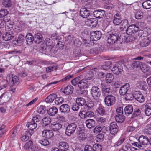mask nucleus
<instances>
[{"label": "nucleus", "instance_id": "nucleus-1", "mask_svg": "<svg viewBox=\"0 0 151 151\" xmlns=\"http://www.w3.org/2000/svg\"><path fill=\"white\" fill-rule=\"evenodd\" d=\"M7 81H9L10 89L13 92H15L16 88L13 87L14 85H17L19 83V78L16 76H13L12 75H9L6 77Z\"/></svg>", "mask_w": 151, "mask_h": 151}, {"label": "nucleus", "instance_id": "nucleus-2", "mask_svg": "<svg viewBox=\"0 0 151 151\" xmlns=\"http://www.w3.org/2000/svg\"><path fill=\"white\" fill-rule=\"evenodd\" d=\"M107 42L111 44H113L116 43L118 42L119 37V34L118 33L114 32L111 31L108 33L107 35Z\"/></svg>", "mask_w": 151, "mask_h": 151}, {"label": "nucleus", "instance_id": "nucleus-3", "mask_svg": "<svg viewBox=\"0 0 151 151\" xmlns=\"http://www.w3.org/2000/svg\"><path fill=\"white\" fill-rule=\"evenodd\" d=\"M54 47L52 41L48 38H46L43 44L41 45V48L43 50L51 52Z\"/></svg>", "mask_w": 151, "mask_h": 151}, {"label": "nucleus", "instance_id": "nucleus-4", "mask_svg": "<svg viewBox=\"0 0 151 151\" xmlns=\"http://www.w3.org/2000/svg\"><path fill=\"white\" fill-rule=\"evenodd\" d=\"M77 125L75 123L68 124L66 127L65 134L68 136H70L73 134L76 129Z\"/></svg>", "mask_w": 151, "mask_h": 151}, {"label": "nucleus", "instance_id": "nucleus-5", "mask_svg": "<svg viewBox=\"0 0 151 151\" xmlns=\"http://www.w3.org/2000/svg\"><path fill=\"white\" fill-rule=\"evenodd\" d=\"M105 105L109 106L114 105L116 101L115 97L112 95H107L104 99Z\"/></svg>", "mask_w": 151, "mask_h": 151}, {"label": "nucleus", "instance_id": "nucleus-6", "mask_svg": "<svg viewBox=\"0 0 151 151\" xmlns=\"http://www.w3.org/2000/svg\"><path fill=\"white\" fill-rule=\"evenodd\" d=\"M110 133L113 135H116L119 131V127L116 122H112L109 127Z\"/></svg>", "mask_w": 151, "mask_h": 151}, {"label": "nucleus", "instance_id": "nucleus-7", "mask_svg": "<svg viewBox=\"0 0 151 151\" xmlns=\"http://www.w3.org/2000/svg\"><path fill=\"white\" fill-rule=\"evenodd\" d=\"M91 94L94 99H97L101 95L100 90L97 86H94L91 88Z\"/></svg>", "mask_w": 151, "mask_h": 151}, {"label": "nucleus", "instance_id": "nucleus-8", "mask_svg": "<svg viewBox=\"0 0 151 151\" xmlns=\"http://www.w3.org/2000/svg\"><path fill=\"white\" fill-rule=\"evenodd\" d=\"M138 26L135 24H132L129 26L126 30L128 35H132L136 33L139 30Z\"/></svg>", "mask_w": 151, "mask_h": 151}, {"label": "nucleus", "instance_id": "nucleus-9", "mask_svg": "<svg viewBox=\"0 0 151 151\" xmlns=\"http://www.w3.org/2000/svg\"><path fill=\"white\" fill-rule=\"evenodd\" d=\"M136 39V38L135 36L132 35L126 37L125 34H123L119 37V41L122 42H131L134 41Z\"/></svg>", "mask_w": 151, "mask_h": 151}, {"label": "nucleus", "instance_id": "nucleus-10", "mask_svg": "<svg viewBox=\"0 0 151 151\" xmlns=\"http://www.w3.org/2000/svg\"><path fill=\"white\" fill-rule=\"evenodd\" d=\"M90 39L92 41H97L100 39L102 35L101 32L99 31L91 32Z\"/></svg>", "mask_w": 151, "mask_h": 151}, {"label": "nucleus", "instance_id": "nucleus-11", "mask_svg": "<svg viewBox=\"0 0 151 151\" xmlns=\"http://www.w3.org/2000/svg\"><path fill=\"white\" fill-rule=\"evenodd\" d=\"M70 108V107L69 105L64 104L62 105L60 107L59 111L61 113H63L65 114L69 112Z\"/></svg>", "mask_w": 151, "mask_h": 151}, {"label": "nucleus", "instance_id": "nucleus-12", "mask_svg": "<svg viewBox=\"0 0 151 151\" xmlns=\"http://www.w3.org/2000/svg\"><path fill=\"white\" fill-rule=\"evenodd\" d=\"M149 140L150 139L147 137L141 135L139 137L138 141L141 145H148L149 143Z\"/></svg>", "mask_w": 151, "mask_h": 151}, {"label": "nucleus", "instance_id": "nucleus-13", "mask_svg": "<svg viewBox=\"0 0 151 151\" xmlns=\"http://www.w3.org/2000/svg\"><path fill=\"white\" fill-rule=\"evenodd\" d=\"M129 88V86L128 83H126L124 85L122 86L120 88L119 93L121 95L123 96L126 94Z\"/></svg>", "mask_w": 151, "mask_h": 151}, {"label": "nucleus", "instance_id": "nucleus-14", "mask_svg": "<svg viewBox=\"0 0 151 151\" xmlns=\"http://www.w3.org/2000/svg\"><path fill=\"white\" fill-rule=\"evenodd\" d=\"M151 42V38L146 36L141 41L140 45L142 47H146L150 44Z\"/></svg>", "mask_w": 151, "mask_h": 151}, {"label": "nucleus", "instance_id": "nucleus-15", "mask_svg": "<svg viewBox=\"0 0 151 151\" xmlns=\"http://www.w3.org/2000/svg\"><path fill=\"white\" fill-rule=\"evenodd\" d=\"M122 66L119 64H117L112 68L111 71L114 74L119 75L122 71Z\"/></svg>", "mask_w": 151, "mask_h": 151}, {"label": "nucleus", "instance_id": "nucleus-16", "mask_svg": "<svg viewBox=\"0 0 151 151\" xmlns=\"http://www.w3.org/2000/svg\"><path fill=\"white\" fill-rule=\"evenodd\" d=\"M93 14L95 17L100 19L104 16L105 15V12L104 10H98L94 11Z\"/></svg>", "mask_w": 151, "mask_h": 151}, {"label": "nucleus", "instance_id": "nucleus-17", "mask_svg": "<svg viewBox=\"0 0 151 151\" xmlns=\"http://www.w3.org/2000/svg\"><path fill=\"white\" fill-rule=\"evenodd\" d=\"M90 14V11L87 10L86 8L81 9L80 11V15L83 18H86L88 17Z\"/></svg>", "mask_w": 151, "mask_h": 151}, {"label": "nucleus", "instance_id": "nucleus-18", "mask_svg": "<svg viewBox=\"0 0 151 151\" xmlns=\"http://www.w3.org/2000/svg\"><path fill=\"white\" fill-rule=\"evenodd\" d=\"M121 16L119 13H117L114 15L113 23L115 25H119L121 22Z\"/></svg>", "mask_w": 151, "mask_h": 151}, {"label": "nucleus", "instance_id": "nucleus-19", "mask_svg": "<svg viewBox=\"0 0 151 151\" xmlns=\"http://www.w3.org/2000/svg\"><path fill=\"white\" fill-rule=\"evenodd\" d=\"M80 114L81 115L83 118L87 117H91L94 115V113L91 111L85 112L84 110H82L80 112Z\"/></svg>", "mask_w": 151, "mask_h": 151}, {"label": "nucleus", "instance_id": "nucleus-20", "mask_svg": "<svg viewBox=\"0 0 151 151\" xmlns=\"http://www.w3.org/2000/svg\"><path fill=\"white\" fill-rule=\"evenodd\" d=\"M145 108V113L147 116H149L151 115V103L144 104L142 106Z\"/></svg>", "mask_w": 151, "mask_h": 151}, {"label": "nucleus", "instance_id": "nucleus-21", "mask_svg": "<svg viewBox=\"0 0 151 151\" xmlns=\"http://www.w3.org/2000/svg\"><path fill=\"white\" fill-rule=\"evenodd\" d=\"M42 136L47 138H50L54 135L53 131L52 130H45L42 132Z\"/></svg>", "mask_w": 151, "mask_h": 151}, {"label": "nucleus", "instance_id": "nucleus-22", "mask_svg": "<svg viewBox=\"0 0 151 151\" xmlns=\"http://www.w3.org/2000/svg\"><path fill=\"white\" fill-rule=\"evenodd\" d=\"M73 87L70 85H69L64 88L63 92L66 95H69L73 93Z\"/></svg>", "mask_w": 151, "mask_h": 151}, {"label": "nucleus", "instance_id": "nucleus-23", "mask_svg": "<svg viewBox=\"0 0 151 151\" xmlns=\"http://www.w3.org/2000/svg\"><path fill=\"white\" fill-rule=\"evenodd\" d=\"M94 106L93 102L91 101H89L83 106V109L85 111L91 110L93 108Z\"/></svg>", "mask_w": 151, "mask_h": 151}, {"label": "nucleus", "instance_id": "nucleus-24", "mask_svg": "<svg viewBox=\"0 0 151 151\" xmlns=\"http://www.w3.org/2000/svg\"><path fill=\"white\" fill-rule=\"evenodd\" d=\"M134 98L137 101L140 103H143L145 101V97L141 93H136L134 95Z\"/></svg>", "mask_w": 151, "mask_h": 151}, {"label": "nucleus", "instance_id": "nucleus-25", "mask_svg": "<svg viewBox=\"0 0 151 151\" xmlns=\"http://www.w3.org/2000/svg\"><path fill=\"white\" fill-rule=\"evenodd\" d=\"M101 88L103 94H105L106 93H109L111 91V89L109 86L108 85H106L104 83H101Z\"/></svg>", "mask_w": 151, "mask_h": 151}, {"label": "nucleus", "instance_id": "nucleus-26", "mask_svg": "<svg viewBox=\"0 0 151 151\" xmlns=\"http://www.w3.org/2000/svg\"><path fill=\"white\" fill-rule=\"evenodd\" d=\"M47 112L49 115L53 116L58 113V110L56 107L53 106L47 110Z\"/></svg>", "mask_w": 151, "mask_h": 151}, {"label": "nucleus", "instance_id": "nucleus-27", "mask_svg": "<svg viewBox=\"0 0 151 151\" xmlns=\"http://www.w3.org/2000/svg\"><path fill=\"white\" fill-rule=\"evenodd\" d=\"M25 38L27 44L29 45H31L33 41H34V37L31 33H28L25 37Z\"/></svg>", "mask_w": 151, "mask_h": 151}, {"label": "nucleus", "instance_id": "nucleus-28", "mask_svg": "<svg viewBox=\"0 0 151 151\" xmlns=\"http://www.w3.org/2000/svg\"><path fill=\"white\" fill-rule=\"evenodd\" d=\"M123 150L125 151H135L137 149L128 143L124 144L123 147Z\"/></svg>", "mask_w": 151, "mask_h": 151}, {"label": "nucleus", "instance_id": "nucleus-29", "mask_svg": "<svg viewBox=\"0 0 151 151\" xmlns=\"http://www.w3.org/2000/svg\"><path fill=\"white\" fill-rule=\"evenodd\" d=\"M34 37V42L37 44H39L43 40L42 35L39 33L35 34Z\"/></svg>", "mask_w": 151, "mask_h": 151}, {"label": "nucleus", "instance_id": "nucleus-30", "mask_svg": "<svg viewBox=\"0 0 151 151\" xmlns=\"http://www.w3.org/2000/svg\"><path fill=\"white\" fill-rule=\"evenodd\" d=\"M133 111V107L130 105H128L124 109V112L125 115L127 116H128L131 114Z\"/></svg>", "mask_w": 151, "mask_h": 151}, {"label": "nucleus", "instance_id": "nucleus-31", "mask_svg": "<svg viewBox=\"0 0 151 151\" xmlns=\"http://www.w3.org/2000/svg\"><path fill=\"white\" fill-rule=\"evenodd\" d=\"M140 68L144 73H146V74L148 75H151V70L149 66L146 65H141Z\"/></svg>", "mask_w": 151, "mask_h": 151}, {"label": "nucleus", "instance_id": "nucleus-32", "mask_svg": "<svg viewBox=\"0 0 151 151\" xmlns=\"http://www.w3.org/2000/svg\"><path fill=\"white\" fill-rule=\"evenodd\" d=\"M85 123L87 127L89 129L92 128L95 126V121L93 119H88L86 121Z\"/></svg>", "mask_w": 151, "mask_h": 151}, {"label": "nucleus", "instance_id": "nucleus-33", "mask_svg": "<svg viewBox=\"0 0 151 151\" xmlns=\"http://www.w3.org/2000/svg\"><path fill=\"white\" fill-rule=\"evenodd\" d=\"M59 147L62 151H65L68 149L69 146L67 143L61 142L59 144Z\"/></svg>", "mask_w": 151, "mask_h": 151}, {"label": "nucleus", "instance_id": "nucleus-34", "mask_svg": "<svg viewBox=\"0 0 151 151\" xmlns=\"http://www.w3.org/2000/svg\"><path fill=\"white\" fill-rule=\"evenodd\" d=\"M56 97L57 95L55 94H50L45 99V101L47 103H52Z\"/></svg>", "mask_w": 151, "mask_h": 151}, {"label": "nucleus", "instance_id": "nucleus-35", "mask_svg": "<svg viewBox=\"0 0 151 151\" xmlns=\"http://www.w3.org/2000/svg\"><path fill=\"white\" fill-rule=\"evenodd\" d=\"M137 86L140 89L146 90L148 88V86L145 82L140 81L137 83Z\"/></svg>", "mask_w": 151, "mask_h": 151}, {"label": "nucleus", "instance_id": "nucleus-36", "mask_svg": "<svg viewBox=\"0 0 151 151\" xmlns=\"http://www.w3.org/2000/svg\"><path fill=\"white\" fill-rule=\"evenodd\" d=\"M32 135L29 131L27 130L24 134L21 137V139L23 142L27 141L29 139V136Z\"/></svg>", "mask_w": 151, "mask_h": 151}, {"label": "nucleus", "instance_id": "nucleus-37", "mask_svg": "<svg viewBox=\"0 0 151 151\" xmlns=\"http://www.w3.org/2000/svg\"><path fill=\"white\" fill-rule=\"evenodd\" d=\"M51 121V119L49 117H45L42 120L41 124L43 126H47L50 123Z\"/></svg>", "mask_w": 151, "mask_h": 151}, {"label": "nucleus", "instance_id": "nucleus-38", "mask_svg": "<svg viewBox=\"0 0 151 151\" xmlns=\"http://www.w3.org/2000/svg\"><path fill=\"white\" fill-rule=\"evenodd\" d=\"M14 36L10 32H6L3 36L2 38L5 41H8L12 40L14 38Z\"/></svg>", "mask_w": 151, "mask_h": 151}, {"label": "nucleus", "instance_id": "nucleus-39", "mask_svg": "<svg viewBox=\"0 0 151 151\" xmlns=\"http://www.w3.org/2000/svg\"><path fill=\"white\" fill-rule=\"evenodd\" d=\"M143 8L145 9H149L151 8V1L147 0L143 2L142 4Z\"/></svg>", "mask_w": 151, "mask_h": 151}, {"label": "nucleus", "instance_id": "nucleus-40", "mask_svg": "<svg viewBox=\"0 0 151 151\" xmlns=\"http://www.w3.org/2000/svg\"><path fill=\"white\" fill-rule=\"evenodd\" d=\"M76 102L80 106H83L85 104L86 101L85 99L82 97L77 98L76 100Z\"/></svg>", "mask_w": 151, "mask_h": 151}, {"label": "nucleus", "instance_id": "nucleus-41", "mask_svg": "<svg viewBox=\"0 0 151 151\" xmlns=\"http://www.w3.org/2000/svg\"><path fill=\"white\" fill-rule=\"evenodd\" d=\"M116 121L118 123L123 122L125 120V116L123 115L118 114L115 116Z\"/></svg>", "mask_w": 151, "mask_h": 151}, {"label": "nucleus", "instance_id": "nucleus-42", "mask_svg": "<svg viewBox=\"0 0 151 151\" xmlns=\"http://www.w3.org/2000/svg\"><path fill=\"white\" fill-rule=\"evenodd\" d=\"M114 79V76L111 73H107L106 75V81L107 83H111Z\"/></svg>", "mask_w": 151, "mask_h": 151}, {"label": "nucleus", "instance_id": "nucleus-43", "mask_svg": "<svg viewBox=\"0 0 151 151\" xmlns=\"http://www.w3.org/2000/svg\"><path fill=\"white\" fill-rule=\"evenodd\" d=\"M53 129L54 131H57L60 129L62 127V124L59 123L51 124Z\"/></svg>", "mask_w": 151, "mask_h": 151}, {"label": "nucleus", "instance_id": "nucleus-44", "mask_svg": "<svg viewBox=\"0 0 151 151\" xmlns=\"http://www.w3.org/2000/svg\"><path fill=\"white\" fill-rule=\"evenodd\" d=\"M27 124L29 129L31 130H33L35 129L37 126V124L34 121H32Z\"/></svg>", "mask_w": 151, "mask_h": 151}, {"label": "nucleus", "instance_id": "nucleus-45", "mask_svg": "<svg viewBox=\"0 0 151 151\" xmlns=\"http://www.w3.org/2000/svg\"><path fill=\"white\" fill-rule=\"evenodd\" d=\"M142 63L139 61H133L131 65L132 67L133 68L141 67Z\"/></svg>", "mask_w": 151, "mask_h": 151}, {"label": "nucleus", "instance_id": "nucleus-46", "mask_svg": "<svg viewBox=\"0 0 151 151\" xmlns=\"http://www.w3.org/2000/svg\"><path fill=\"white\" fill-rule=\"evenodd\" d=\"M11 96L10 93L6 92L4 93L0 96V99H2L3 98L6 100H9L10 99Z\"/></svg>", "mask_w": 151, "mask_h": 151}, {"label": "nucleus", "instance_id": "nucleus-47", "mask_svg": "<svg viewBox=\"0 0 151 151\" xmlns=\"http://www.w3.org/2000/svg\"><path fill=\"white\" fill-rule=\"evenodd\" d=\"M89 22L90 26L92 27H96L98 23V20L95 18L92 19Z\"/></svg>", "mask_w": 151, "mask_h": 151}, {"label": "nucleus", "instance_id": "nucleus-48", "mask_svg": "<svg viewBox=\"0 0 151 151\" xmlns=\"http://www.w3.org/2000/svg\"><path fill=\"white\" fill-rule=\"evenodd\" d=\"M92 148L93 151H101L102 146L100 144H95L93 145Z\"/></svg>", "mask_w": 151, "mask_h": 151}, {"label": "nucleus", "instance_id": "nucleus-49", "mask_svg": "<svg viewBox=\"0 0 151 151\" xmlns=\"http://www.w3.org/2000/svg\"><path fill=\"white\" fill-rule=\"evenodd\" d=\"M38 142L41 145L46 146L49 144L48 140L46 139H42L38 140Z\"/></svg>", "mask_w": 151, "mask_h": 151}, {"label": "nucleus", "instance_id": "nucleus-50", "mask_svg": "<svg viewBox=\"0 0 151 151\" xmlns=\"http://www.w3.org/2000/svg\"><path fill=\"white\" fill-rule=\"evenodd\" d=\"M87 81L86 80H82L79 82L78 86L80 88H86L87 87Z\"/></svg>", "mask_w": 151, "mask_h": 151}, {"label": "nucleus", "instance_id": "nucleus-51", "mask_svg": "<svg viewBox=\"0 0 151 151\" xmlns=\"http://www.w3.org/2000/svg\"><path fill=\"white\" fill-rule=\"evenodd\" d=\"M141 111L139 108H136L134 109L133 116V117H137L140 115Z\"/></svg>", "mask_w": 151, "mask_h": 151}, {"label": "nucleus", "instance_id": "nucleus-52", "mask_svg": "<svg viewBox=\"0 0 151 151\" xmlns=\"http://www.w3.org/2000/svg\"><path fill=\"white\" fill-rule=\"evenodd\" d=\"M144 134L147 135H151V125L146 126L144 129Z\"/></svg>", "mask_w": 151, "mask_h": 151}, {"label": "nucleus", "instance_id": "nucleus-53", "mask_svg": "<svg viewBox=\"0 0 151 151\" xmlns=\"http://www.w3.org/2000/svg\"><path fill=\"white\" fill-rule=\"evenodd\" d=\"M97 112L101 115H104L105 114V111L104 108L101 106H99L96 110Z\"/></svg>", "mask_w": 151, "mask_h": 151}, {"label": "nucleus", "instance_id": "nucleus-54", "mask_svg": "<svg viewBox=\"0 0 151 151\" xmlns=\"http://www.w3.org/2000/svg\"><path fill=\"white\" fill-rule=\"evenodd\" d=\"M80 79L81 78L80 76H78L72 80L71 81V83L72 85L74 86H76L77 84L78 85L79 82V81Z\"/></svg>", "mask_w": 151, "mask_h": 151}, {"label": "nucleus", "instance_id": "nucleus-55", "mask_svg": "<svg viewBox=\"0 0 151 151\" xmlns=\"http://www.w3.org/2000/svg\"><path fill=\"white\" fill-rule=\"evenodd\" d=\"M143 13L140 11H137L135 15V18L137 19H139L143 18Z\"/></svg>", "mask_w": 151, "mask_h": 151}, {"label": "nucleus", "instance_id": "nucleus-56", "mask_svg": "<svg viewBox=\"0 0 151 151\" xmlns=\"http://www.w3.org/2000/svg\"><path fill=\"white\" fill-rule=\"evenodd\" d=\"M104 135L103 134L100 133L96 136L97 141L98 142H101L104 139Z\"/></svg>", "mask_w": 151, "mask_h": 151}, {"label": "nucleus", "instance_id": "nucleus-57", "mask_svg": "<svg viewBox=\"0 0 151 151\" xmlns=\"http://www.w3.org/2000/svg\"><path fill=\"white\" fill-rule=\"evenodd\" d=\"M55 102L57 105H60L63 102V99L62 97L56 98Z\"/></svg>", "mask_w": 151, "mask_h": 151}, {"label": "nucleus", "instance_id": "nucleus-58", "mask_svg": "<svg viewBox=\"0 0 151 151\" xmlns=\"http://www.w3.org/2000/svg\"><path fill=\"white\" fill-rule=\"evenodd\" d=\"M45 108L46 107L45 106H40L37 110V112L38 113L41 114H44L46 110Z\"/></svg>", "mask_w": 151, "mask_h": 151}, {"label": "nucleus", "instance_id": "nucleus-59", "mask_svg": "<svg viewBox=\"0 0 151 151\" xmlns=\"http://www.w3.org/2000/svg\"><path fill=\"white\" fill-rule=\"evenodd\" d=\"M125 140V139L124 138H119L114 145L115 147H116L120 145L124 142Z\"/></svg>", "mask_w": 151, "mask_h": 151}, {"label": "nucleus", "instance_id": "nucleus-60", "mask_svg": "<svg viewBox=\"0 0 151 151\" xmlns=\"http://www.w3.org/2000/svg\"><path fill=\"white\" fill-rule=\"evenodd\" d=\"M120 24L122 27H124V28H126L128 26L129 22L127 19H125L121 21Z\"/></svg>", "mask_w": 151, "mask_h": 151}, {"label": "nucleus", "instance_id": "nucleus-61", "mask_svg": "<svg viewBox=\"0 0 151 151\" xmlns=\"http://www.w3.org/2000/svg\"><path fill=\"white\" fill-rule=\"evenodd\" d=\"M133 98H134V96L132 94L127 93L126 94L125 99L127 101L132 100L133 99Z\"/></svg>", "mask_w": 151, "mask_h": 151}, {"label": "nucleus", "instance_id": "nucleus-62", "mask_svg": "<svg viewBox=\"0 0 151 151\" xmlns=\"http://www.w3.org/2000/svg\"><path fill=\"white\" fill-rule=\"evenodd\" d=\"M80 106L77 103H73L72 107V109L73 111H77L79 109V106Z\"/></svg>", "mask_w": 151, "mask_h": 151}, {"label": "nucleus", "instance_id": "nucleus-63", "mask_svg": "<svg viewBox=\"0 0 151 151\" xmlns=\"http://www.w3.org/2000/svg\"><path fill=\"white\" fill-rule=\"evenodd\" d=\"M78 139L80 140L85 141L86 139V137L84 133L80 134L78 136Z\"/></svg>", "mask_w": 151, "mask_h": 151}, {"label": "nucleus", "instance_id": "nucleus-64", "mask_svg": "<svg viewBox=\"0 0 151 151\" xmlns=\"http://www.w3.org/2000/svg\"><path fill=\"white\" fill-rule=\"evenodd\" d=\"M31 151H43V150L36 146L33 145L31 147Z\"/></svg>", "mask_w": 151, "mask_h": 151}]
</instances>
